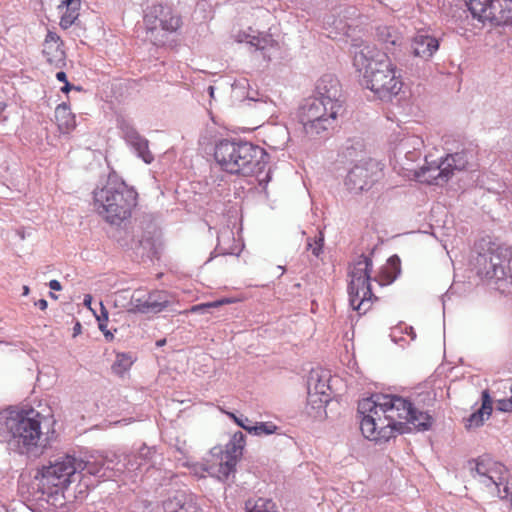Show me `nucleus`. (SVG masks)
<instances>
[{
    "instance_id": "23",
    "label": "nucleus",
    "mask_w": 512,
    "mask_h": 512,
    "mask_svg": "<svg viewBox=\"0 0 512 512\" xmlns=\"http://www.w3.org/2000/svg\"><path fill=\"white\" fill-rule=\"evenodd\" d=\"M401 272L400 259L397 255L391 256L387 265L384 266L379 274L373 278L380 286H386L393 283Z\"/></svg>"
},
{
    "instance_id": "42",
    "label": "nucleus",
    "mask_w": 512,
    "mask_h": 512,
    "mask_svg": "<svg viewBox=\"0 0 512 512\" xmlns=\"http://www.w3.org/2000/svg\"><path fill=\"white\" fill-rule=\"evenodd\" d=\"M223 303H224L223 300H219V301H214V302H210V303L199 304V305L193 306L191 311L192 312L206 311L210 308L218 307Z\"/></svg>"
},
{
    "instance_id": "54",
    "label": "nucleus",
    "mask_w": 512,
    "mask_h": 512,
    "mask_svg": "<svg viewBox=\"0 0 512 512\" xmlns=\"http://www.w3.org/2000/svg\"><path fill=\"white\" fill-rule=\"evenodd\" d=\"M166 344V339H160L156 342L157 347H162Z\"/></svg>"
},
{
    "instance_id": "40",
    "label": "nucleus",
    "mask_w": 512,
    "mask_h": 512,
    "mask_svg": "<svg viewBox=\"0 0 512 512\" xmlns=\"http://www.w3.org/2000/svg\"><path fill=\"white\" fill-rule=\"evenodd\" d=\"M189 469H190V473L193 474L194 476L198 477V478H204L206 476V474H213L212 470H213V467H208L204 464H201V463H192L190 465H188Z\"/></svg>"
},
{
    "instance_id": "17",
    "label": "nucleus",
    "mask_w": 512,
    "mask_h": 512,
    "mask_svg": "<svg viewBox=\"0 0 512 512\" xmlns=\"http://www.w3.org/2000/svg\"><path fill=\"white\" fill-rule=\"evenodd\" d=\"M144 21L151 31L160 27L162 30L172 33L181 25V18L172 9L162 4L153 5L145 14Z\"/></svg>"
},
{
    "instance_id": "6",
    "label": "nucleus",
    "mask_w": 512,
    "mask_h": 512,
    "mask_svg": "<svg viewBox=\"0 0 512 512\" xmlns=\"http://www.w3.org/2000/svg\"><path fill=\"white\" fill-rule=\"evenodd\" d=\"M97 213L110 225L126 224L137 204V192L124 181L109 177L105 186L93 192Z\"/></svg>"
},
{
    "instance_id": "7",
    "label": "nucleus",
    "mask_w": 512,
    "mask_h": 512,
    "mask_svg": "<svg viewBox=\"0 0 512 512\" xmlns=\"http://www.w3.org/2000/svg\"><path fill=\"white\" fill-rule=\"evenodd\" d=\"M81 465L74 455L64 454L42 466L38 471V491L41 493L38 499L55 508L62 507L65 504L63 490L81 472Z\"/></svg>"
},
{
    "instance_id": "41",
    "label": "nucleus",
    "mask_w": 512,
    "mask_h": 512,
    "mask_svg": "<svg viewBox=\"0 0 512 512\" xmlns=\"http://www.w3.org/2000/svg\"><path fill=\"white\" fill-rule=\"evenodd\" d=\"M364 145L361 141H356L345 147L344 156L347 159H353L358 156V152H363Z\"/></svg>"
},
{
    "instance_id": "2",
    "label": "nucleus",
    "mask_w": 512,
    "mask_h": 512,
    "mask_svg": "<svg viewBox=\"0 0 512 512\" xmlns=\"http://www.w3.org/2000/svg\"><path fill=\"white\" fill-rule=\"evenodd\" d=\"M343 103L342 88L337 77L323 75L317 81L315 96L305 100L298 111L305 135L310 139L328 137L344 113Z\"/></svg>"
},
{
    "instance_id": "16",
    "label": "nucleus",
    "mask_w": 512,
    "mask_h": 512,
    "mask_svg": "<svg viewBox=\"0 0 512 512\" xmlns=\"http://www.w3.org/2000/svg\"><path fill=\"white\" fill-rule=\"evenodd\" d=\"M118 128L126 144L144 163L151 164L154 155L149 149V141L142 136L133 124L125 119L118 120Z\"/></svg>"
},
{
    "instance_id": "53",
    "label": "nucleus",
    "mask_w": 512,
    "mask_h": 512,
    "mask_svg": "<svg viewBox=\"0 0 512 512\" xmlns=\"http://www.w3.org/2000/svg\"><path fill=\"white\" fill-rule=\"evenodd\" d=\"M214 92H215V87L210 85L207 87V93L209 94L210 98H214Z\"/></svg>"
},
{
    "instance_id": "45",
    "label": "nucleus",
    "mask_w": 512,
    "mask_h": 512,
    "mask_svg": "<svg viewBox=\"0 0 512 512\" xmlns=\"http://www.w3.org/2000/svg\"><path fill=\"white\" fill-rule=\"evenodd\" d=\"M511 396L509 399H505L499 402L500 410L502 411H512V384L510 387Z\"/></svg>"
},
{
    "instance_id": "9",
    "label": "nucleus",
    "mask_w": 512,
    "mask_h": 512,
    "mask_svg": "<svg viewBox=\"0 0 512 512\" xmlns=\"http://www.w3.org/2000/svg\"><path fill=\"white\" fill-rule=\"evenodd\" d=\"M473 478L490 489L500 499L512 498V487L507 482L508 471L504 465L490 459L479 458L469 461Z\"/></svg>"
},
{
    "instance_id": "57",
    "label": "nucleus",
    "mask_w": 512,
    "mask_h": 512,
    "mask_svg": "<svg viewBox=\"0 0 512 512\" xmlns=\"http://www.w3.org/2000/svg\"><path fill=\"white\" fill-rule=\"evenodd\" d=\"M228 416H229L230 418H232V419L234 420V422H236V419H238V418H239V417H237L234 413H231V412H229V413H228Z\"/></svg>"
},
{
    "instance_id": "56",
    "label": "nucleus",
    "mask_w": 512,
    "mask_h": 512,
    "mask_svg": "<svg viewBox=\"0 0 512 512\" xmlns=\"http://www.w3.org/2000/svg\"><path fill=\"white\" fill-rule=\"evenodd\" d=\"M5 108H6V104L4 102L0 101V115L5 110Z\"/></svg>"
},
{
    "instance_id": "58",
    "label": "nucleus",
    "mask_w": 512,
    "mask_h": 512,
    "mask_svg": "<svg viewBox=\"0 0 512 512\" xmlns=\"http://www.w3.org/2000/svg\"><path fill=\"white\" fill-rule=\"evenodd\" d=\"M72 90L81 91L82 88L80 86L73 85Z\"/></svg>"
},
{
    "instance_id": "29",
    "label": "nucleus",
    "mask_w": 512,
    "mask_h": 512,
    "mask_svg": "<svg viewBox=\"0 0 512 512\" xmlns=\"http://www.w3.org/2000/svg\"><path fill=\"white\" fill-rule=\"evenodd\" d=\"M149 313H159L170 304L168 294L165 291H148Z\"/></svg>"
},
{
    "instance_id": "47",
    "label": "nucleus",
    "mask_w": 512,
    "mask_h": 512,
    "mask_svg": "<svg viewBox=\"0 0 512 512\" xmlns=\"http://www.w3.org/2000/svg\"><path fill=\"white\" fill-rule=\"evenodd\" d=\"M56 79L59 81V82H63V83H66L68 82V79H67V75L64 71H59L56 73Z\"/></svg>"
},
{
    "instance_id": "1",
    "label": "nucleus",
    "mask_w": 512,
    "mask_h": 512,
    "mask_svg": "<svg viewBox=\"0 0 512 512\" xmlns=\"http://www.w3.org/2000/svg\"><path fill=\"white\" fill-rule=\"evenodd\" d=\"M358 413L363 436L376 443L408 433L409 425L418 431L429 430L433 422L428 412L416 409L409 400L395 395L377 394L362 399L358 403Z\"/></svg>"
},
{
    "instance_id": "12",
    "label": "nucleus",
    "mask_w": 512,
    "mask_h": 512,
    "mask_svg": "<svg viewBox=\"0 0 512 512\" xmlns=\"http://www.w3.org/2000/svg\"><path fill=\"white\" fill-rule=\"evenodd\" d=\"M468 161V153L465 151L448 154L440 162L428 163L425 159L426 163L420 167L416 175L425 178L431 184L440 185L447 182L454 171L464 170Z\"/></svg>"
},
{
    "instance_id": "38",
    "label": "nucleus",
    "mask_w": 512,
    "mask_h": 512,
    "mask_svg": "<svg viewBox=\"0 0 512 512\" xmlns=\"http://www.w3.org/2000/svg\"><path fill=\"white\" fill-rule=\"evenodd\" d=\"M399 144L403 145V149L411 148L421 152V149L424 146V141L420 136L411 135L403 138Z\"/></svg>"
},
{
    "instance_id": "18",
    "label": "nucleus",
    "mask_w": 512,
    "mask_h": 512,
    "mask_svg": "<svg viewBox=\"0 0 512 512\" xmlns=\"http://www.w3.org/2000/svg\"><path fill=\"white\" fill-rule=\"evenodd\" d=\"M78 463H81V472L86 470L88 474L99 477V478H110L112 477L113 471H116L117 466L120 464V460L115 453H106L105 455H99L93 460L84 461L78 459Z\"/></svg>"
},
{
    "instance_id": "33",
    "label": "nucleus",
    "mask_w": 512,
    "mask_h": 512,
    "mask_svg": "<svg viewBox=\"0 0 512 512\" xmlns=\"http://www.w3.org/2000/svg\"><path fill=\"white\" fill-rule=\"evenodd\" d=\"M232 88V97L235 100H245L247 91L250 89V84L248 79L241 78L238 80H235L234 83L231 86Z\"/></svg>"
},
{
    "instance_id": "5",
    "label": "nucleus",
    "mask_w": 512,
    "mask_h": 512,
    "mask_svg": "<svg viewBox=\"0 0 512 512\" xmlns=\"http://www.w3.org/2000/svg\"><path fill=\"white\" fill-rule=\"evenodd\" d=\"M214 158L223 171L243 177L255 176L261 186L271 179L270 171L261 177L268 165V153L251 142L222 139L215 145Z\"/></svg>"
},
{
    "instance_id": "3",
    "label": "nucleus",
    "mask_w": 512,
    "mask_h": 512,
    "mask_svg": "<svg viewBox=\"0 0 512 512\" xmlns=\"http://www.w3.org/2000/svg\"><path fill=\"white\" fill-rule=\"evenodd\" d=\"M351 46L354 48L353 65L363 72V85L380 100L391 101L400 92L402 82L387 53L359 39H354Z\"/></svg>"
},
{
    "instance_id": "46",
    "label": "nucleus",
    "mask_w": 512,
    "mask_h": 512,
    "mask_svg": "<svg viewBox=\"0 0 512 512\" xmlns=\"http://www.w3.org/2000/svg\"><path fill=\"white\" fill-rule=\"evenodd\" d=\"M48 285L53 291H60L62 289L61 283L55 279L51 280Z\"/></svg>"
},
{
    "instance_id": "14",
    "label": "nucleus",
    "mask_w": 512,
    "mask_h": 512,
    "mask_svg": "<svg viewBox=\"0 0 512 512\" xmlns=\"http://www.w3.org/2000/svg\"><path fill=\"white\" fill-rule=\"evenodd\" d=\"M244 447L245 435L241 431L235 432L225 445V450L222 451L217 470L220 479H227L236 471V465L243 455Z\"/></svg>"
},
{
    "instance_id": "49",
    "label": "nucleus",
    "mask_w": 512,
    "mask_h": 512,
    "mask_svg": "<svg viewBox=\"0 0 512 512\" xmlns=\"http://www.w3.org/2000/svg\"><path fill=\"white\" fill-rule=\"evenodd\" d=\"M35 305L41 309V310H45L48 306V303L45 299H39L37 302H35Z\"/></svg>"
},
{
    "instance_id": "15",
    "label": "nucleus",
    "mask_w": 512,
    "mask_h": 512,
    "mask_svg": "<svg viewBox=\"0 0 512 512\" xmlns=\"http://www.w3.org/2000/svg\"><path fill=\"white\" fill-rule=\"evenodd\" d=\"M333 378L327 370H311L307 380V393L309 401L327 404L331 400Z\"/></svg>"
},
{
    "instance_id": "26",
    "label": "nucleus",
    "mask_w": 512,
    "mask_h": 512,
    "mask_svg": "<svg viewBox=\"0 0 512 512\" xmlns=\"http://www.w3.org/2000/svg\"><path fill=\"white\" fill-rule=\"evenodd\" d=\"M55 119L62 133H69L76 127L75 115L71 112L70 106L65 102L56 107Z\"/></svg>"
},
{
    "instance_id": "48",
    "label": "nucleus",
    "mask_w": 512,
    "mask_h": 512,
    "mask_svg": "<svg viewBox=\"0 0 512 512\" xmlns=\"http://www.w3.org/2000/svg\"><path fill=\"white\" fill-rule=\"evenodd\" d=\"M82 331V326L79 321H77L73 327V337L78 336Z\"/></svg>"
},
{
    "instance_id": "52",
    "label": "nucleus",
    "mask_w": 512,
    "mask_h": 512,
    "mask_svg": "<svg viewBox=\"0 0 512 512\" xmlns=\"http://www.w3.org/2000/svg\"><path fill=\"white\" fill-rule=\"evenodd\" d=\"M91 302H92L91 295H85V297H84V305L87 306V307H90Z\"/></svg>"
},
{
    "instance_id": "34",
    "label": "nucleus",
    "mask_w": 512,
    "mask_h": 512,
    "mask_svg": "<svg viewBox=\"0 0 512 512\" xmlns=\"http://www.w3.org/2000/svg\"><path fill=\"white\" fill-rule=\"evenodd\" d=\"M140 461L143 462L145 471H148L152 466V457L155 454V450L151 447L143 445L137 453H133Z\"/></svg>"
},
{
    "instance_id": "22",
    "label": "nucleus",
    "mask_w": 512,
    "mask_h": 512,
    "mask_svg": "<svg viewBox=\"0 0 512 512\" xmlns=\"http://www.w3.org/2000/svg\"><path fill=\"white\" fill-rule=\"evenodd\" d=\"M43 55L47 62L57 68L65 66L66 54L61 38L52 31H48L43 43Z\"/></svg>"
},
{
    "instance_id": "32",
    "label": "nucleus",
    "mask_w": 512,
    "mask_h": 512,
    "mask_svg": "<svg viewBox=\"0 0 512 512\" xmlns=\"http://www.w3.org/2000/svg\"><path fill=\"white\" fill-rule=\"evenodd\" d=\"M279 427L273 422H257L250 428V434L255 436H267L277 433Z\"/></svg>"
},
{
    "instance_id": "24",
    "label": "nucleus",
    "mask_w": 512,
    "mask_h": 512,
    "mask_svg": "<svg viewBox=\"0 0 512 512\" xmlns=\"http://www.w3.org/2000/svg\"><path fill=\"white\" fill-rule=\"evenodd\" d=\"M238 246L235 244L233 231L223 229L217 236V245L214 249L216 255H238Z\"/></svg>"
},
{
    "instance_id": "10",
    "label": "nucleus",
    "mask_w": 512,
    "mask_h": 512,
    "mask_svg": "<svg viewBox=\"0 0 512 512\" xmlns=\"http://www.w3.org/2000/svg\"><path fill=\"white\" fill-rule=\"evenodd\" d=\"M510 251L501 245L489 242L475 258L477 275L482 279L500 281L507 276Z\"/></svg>"
},
{
    "instance_id": "36",
    "label": "nucleus",
    "mask_w": 512,
    "mask_h": 512,
    "mask_svg": "<svg viewBox=\"0 0 512 512\" xmlns=\"http://www.w3.org/2000/svg\"><path fill=\"white\" fill-rule=\"evenodd\" d=\"M247 512H276L274 510V503L271 500L259 499L253 507H250V502L246 503Z\"/></svg>"
},
{
    "instance_id": "59",
    "label": "nucleus",
    "mask_w": 512,
    "mask_h": 512,
    "mask_svg": "<svg viewBox=\"0 0 512 512\" xmlns=\"http://www.w3.org/2000/svg\"><path fill=\"white\" fill-rule=\"evenodd\" d=\"M49 296L53 299H58L57 295H55L53 292H49Z\"/></svg>"
},
{
    "instance_id": "13",
    "label": "nucleus",
    "mask_w": 512,
    "mask_h": 512,
    "mask_svg": "<svg viewBox=\"0 0 512 512\" xmlns=\"http://www.w3.org/2000/svg\"><path fill=\"white\" fill-rule=\"evenodd\" d=\"M380 177L379 163L369 158L360 160L348 170L344 185L351 193L359 194L370 190Z\"/></svg>"
},
{
    "instance_id": "21",
    "label": "nucleus",
    "mask_w": 512,
    "mask_h": 512,
    "mask_svg": "<svg viewBox=\"0 0 512 512\" xmlns=\"http://www.w3.org/2000/svg\"><path fill=\"white\" fill-rule=\"evenodd\" d=\"M439 46L440 42L437 37L420 31L412 38L411 52L415 57L428 61L438 51Z\"/></svg>"
},
{
    "instance_id": "37",
    "label": "nucleus",
    "mask_w": 512,
    "mask_h": 512,
    "mask_svg": "<svg viewBox=\"0 0 512 512\" xmlns=\"http://www.w3.org/2000/svg\"><path fill=\"white\" fill-rule=\"evenodd\" d=\"M396 155L403 156L407 162L414 163L420 159L422 153L411 148L403 149V145L398 144L396 147Z\"/></svg>"
},
{
    "instance_id": "8",
    "label": "nucleus",
    "mask_w": 512,
    "mask_h": 512,
    "mask_svg": "<svg viewBox=\"0 0 512 512\" xmlns=\"http://www.w3.org/2000/svg\"><path fill=\"white\" fill-rule=\"evenodd\" d=\"M372 259L364 254L360 255L349 268L348 295L353 310L365 314L377 297L372 292L371 272Z\"/></svg>"
},
{
    "instance_id": "50",
    "label": "nucleus",
    "mask_w": 512,
    "mask_h": 512,
    "mask_svg": "<svg viewBox=\"0 0 512 512\" xmlns=\"http://www.w3.org/2000/svg\"><path fill=\"white\" fill-rule=\"evenodd\" d=\"M384 30L387 32V38H386V39H383V40H384L386 43H390V44H392V45H395V44H396V42H397V39H395V38L390 39V38H391V35H390L389 31H388V28H384Z\"/></svg>"
},
{
    "instance_id": "30",
    "label": "nucleus",
    "mask_w": 512,
    "mask_h": 512,
    "mask_svg": "<svg viewBox=\"0 0 512 512\" xmlns=\"http://www.w3.org/2000/svg\"><path fill=\"white\" fill-rule=\"evenodd\" d=\"M117 472H127L131 474V477L137 476L138 473L145 471L143 462L140 461L133 453L126 455L124 462L120 461V464L116 468Z\"/></svg>"
},
{
    "instance_id": "27",
    "label": "nucleus",
    "mask_w": 512,
    "mask_h": 512,
    "mask_svg": "<svg viewBox=\"0 0 512 512\" xmlns=\"http://www.w3.org/2000/svg\"><path fill=\"white\" fill-rule=\"evenodd\" d=\"M81 0H63L59 8L65 7L60 19V26L63 29L70 28L79 17Z\"/></svg>"
},
{
    "instance_id": "44",
    "label": "nucleus",
    "mask_w": 512,
    "mask_h": 512,
    "mask_svg": "<svg viewBox=\"0 0 512 512\" xmlns=\"http://www.w3.org/2000/svg\"><path fill=\"white\" fill-rule=\"evenodd\" d=\"M239 427L243 428L245 431L250 433V428L252 426L251 421L244 416H240L238 419H236L235 422Z\"/></svg>"
},
{
    "instance_id": "31",
    "label": "nucleus",
    "mask_w": 512,
    "mask_h": 512,
    "mask_svg": "<svg viewBox=\"0 0 512 512\" xmlns=\"http://www.w3.org/2000/svg\"><path fill=\"white\" fill-rule=\"evenodd\" d=\"M133 364V359L130 354L127 353H118L116 355L115 362L112 365V370L114 373L122 375L126 371L130 369Z\"/></svg>"
},
{
    "instance_id": "55",
    "label": "nucleus",
    "mask_w": 512,
    "mask_h": 512,
    "mask_svg": "<svg viewBox=\"0 0 512 512\" xmlns=\"http://www.w3.org/2000/svg\"><path fill=\"white\" fill-rule=\"evenodd\" d=\"M29 294V287L28 286H23V293L22 295L23 296H27Z\"/></svg>"
},
{
    "instance_id": "28",
    "label": "nucleus",
    "mask_w": 512,
    "mask_h": 512,
    "mask_svg": "<svg viewBox=\"0 0 512 512\" xmlns=\"http://www.w3.org/2000/svg\"><path fill=\"white\" fill-rule=\"evenodd\" d=\"M239 42H247L251 46L255 47L257 50L265 52L268 48L272 47L275 41L267 35H250V34H240Z\"/></svg>"
},
{
    "instance_id": "39",
    "label": "nucleus",
    "mask_w": 512,
    "mask_h": 512,
    "mask_svg": "<svg viewBox=\"0 0 512 512\" xmlns=\"http://www.w3.org/2000/svg\"><path fill=\"white\" fill-rule=\"evenodd\" d=\"M100 305H101V315L97 316L98 327L103 332V334L106 337V339H112L113 338V334L106 329L107 328V321H108V312H107V310L105 309V307L103 306L102 303H100Z\"/></svg>"
},
{
    "instance_id": "20",
    "label": "nucleus",
    "mask_w": 512,
    "mask_h": 512,
    "mask_svg": "<svg viewBox=\"0 0 512 512\" xmlns=\"http://www.w3.org/2000/svg\"><path fill=\"white\" fill-rule=\"evenodd\" d=\"M164 512H201L197 496L187 490H178L163 502Z\"/></svg>"
},
{
    "instance_id": "4",
    "label": "nucleus",
    "mask_w": 512,
    "mask_h": 512,
    "mask_svg": "<svg viewBox=\"0 0 512 512\" xmlns=\"http://www.w3.org/2000/svg\"><path fill=\"white\" fill-rule=\"evenodd\" d=\"M43 416L33 408L0 413V442L22 455L37 456L47 445L41 430Z\"/></svg>"
},
{
    "instance_id": "51",
    "label": "nucleus",
    "mask_w": 512,
    "mask_h": 512,
    "mask_svg": "<svg viewBox=\"0 0 512 512\" xmlns=\"http://www.w3.org/2000/svg\"><path fill=\"white\" fill-rule=\"evenodd\" d=\"M73 85L68 82L64 83V86L61 88V92L68 93L72 90Z\"/></svg>"
},
{
    "instance_id": "11",
    "label": "nucleus",
    "mask_w": 512,
    "mask_h": 512,
    "mask_svg": "<svg viewBox=\"0 0 512 512\" xmlns=\"http://www.w3.org/2000/svg\"><path fill=\"white\" fill-rule=\"evenodd\" d=\"M466 5L483 24L512 26V0H466Z\"/></svg>"
},
{
    "instance_id": "25",
    "label": "nucleus",
    "mask_w": 512,
    "mask_h": 512,
    "mask_svg": "<svg viewBox=\"0 0 512 512\" xmlns=\"http://www.w3.org/2000/svg\"><path fill=\"white\" fill-rule=\"evenodd\" d=\"M482 405L473 412L467 419L466 427H479L483 424L485 417L488 418L492 413V400L487 390L482 392Z\"/></svg>"
},
{
    "instance_id": "19",
    "label": "nucleus",
    "mask_w": 512,
    "mask_h": 512,
    "mask_svg": "<svg viewBox=\"0 0 512 512\" xmlns=\"http://www.w3.org/2000/svg\"><path fill=\"white\" fill-rule=\"evenodd\" d=\"M115 305L125 308L129 313H149L148 291L136 289L132 293L122 290L115 293Z\"/></svg>"
},
{
    "instance_id": "43",
    "label": "nucleus",
    "mask_w": 512,
    "mask_h": 512,
    "mask_svg": "<svg viewBox=\"0 0 512 512\" xmlns=\"http://www.w3.org/2000/svg\"><path fill=\"white\" fill-rule=\"evenodd\" d=\"M258 95H259V93L256 90H253L250 88L247 91L245 100L254 101V102H266V100L264 99L263 96L259 98Z\"/></svg>"
},
{
    "instance_id": "35",
    "label": "nucleus",
    "mask_w": 512,
    "mask_h": 512,
    "mask_svg": "<svg viewBox=\"0 0 512 512\" xmlns=\"http://www.w3.org/2000/svg\"><path fill=\"white\" fill-rule=\"evenodd\" d=\"M323 245L324 233L322 231L318 232L314 240H312L311 238H308L307 240V249L311 250L312 254L316 257H319V255L322 253Z\"/></svg>"
}]
</instances>
